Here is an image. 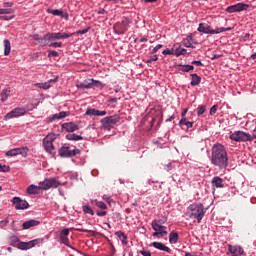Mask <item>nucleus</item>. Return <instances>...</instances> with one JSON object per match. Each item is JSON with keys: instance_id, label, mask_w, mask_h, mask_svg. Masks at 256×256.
<instances>
[{"instance_id": "nucleus-11", "label": "nucleus", "mask_w": 256, "mask_h": 256, "mask_svg": "<svg viewBox=\"0 0 256 256\" xmlns=\"http://www.w3.org/2000/svg\"><path fill=\"white\" fill-rule=\"evenodd\" d=\"M127 27H129V19L123 18L121 22H117L114 25V31L117 35H123L127 32Z\"/></svg>"}, {"instance_id": "nucleus-63", "label": "nucleus", "mask_w": 256, "mask_h": 256, "mask_svg": "<svg viewBox=\"0 0 256 256\" xmlns=\"http://www.w3.org/2000/svg\"><path fill=\"white\" fill-rule=\"evenodd\" d=\"M119 101V98H112L108 101V103H117Z\"/></svg>"}, {"instance_id": "nucleus-30", "label": "nucleus", "mask_w": 256, "mask_h": 256, "mask_svg": "<svg viewBox=\"0 0 256 256\" xmlns=\"http://www.w3.org/2000/svg\"><path fill=\"white\" fill-rule=\"evenodd\" d=\"M66 138L68 141H83V136L77 134H68Z\"/></svg>"}, {"instance_id": "nucleus-34", "label": "nucleus", "mask_w": 256, "mask_h": 256, "mask_svg": "<svg viewBox=\"0 0 256 256\" xmlns=\"http://www.w3.org/2000/svg\"><path fill=\"white\" fill-rule=\"evenodd\" d=\"M69 115V113L65 112V111H62L58 114H54L53 117H52V120H55V119H65V117H67Z\"/></svg>"}, {"instance_id": "nucleus-12", "label": "nucleus", "mask_w": 256, "mask_h": 256, "mask_svg": "<svg viewBox=\"0 0 256 256\" xmlns=\"http://www.w3.org/2000/svg\"><path fill=\"white\" fill-rule=\"evenodd\" d=\"M249 5L245 3H237L226 8V13H241V11H247Z\"/></svg>"}, {"instance_id": "nucleus-22", "label": "nucleus", "mask_w": 256, "mask_h": 256, "mask_svg": "<svg viewBox=\"0 0 256 256\" xmlns=\"http://www.w3.org/2000/svg\"><path fill=\"white\" fill-rule=\"evenodd\" d=\"M39 191H41V186H35L34 184L30 185L27 188V193L29 195H39Z\"/></svg>"}, {"instance_id": "nucleus-31", "label": "nucleus", "mask_w": 256, "mask_h": 256, "mask_svg": "<svg viewBox=\"0 0 256 256\" xmlns=\"http://www.w3.org/2000/svg\"><path fill=\"white\" fill-rule=\"evenodd\" d=\"M4 55H9L11 53V41L9 40H4Z\"/></svg>"}, {"instance_id": "nucleus-7", "label": "nucleus", "mask_w": 256, "mask_h": 256, "mask_svg": "<svg viewBox=\"0 0 256 256\" xmlns=\"http://www.w3.org/2000/svg\"><path fill=\"white\" fill-rule=\"evenodd\" d=\"M230 139L232 141H236L238 143H241V142L253 141V139H255V136L247 134L243 131H235L234 133H232L230 135Z\"/></svg>"}, {"instance_id": "nucleus-55", "label": "nucleus", "mask_w": 256, "mask_h": 256, "mask_svg": "<svg viewBox=\"0 0 256 256\" xmlns=\"http://www.w3.org/2000/svg\"><path fill=\"white\" fill-rule=\"evenodd\" d=\"M158 223H160V225L167 223V217L161 216V218L158 220Z\"/></svg>"}, {"instance_id": "nucleus-19", "label": "nucleus", "mask_w": 256, "mask_h": 256, "mask_svg": "<svg viewBox=\"0 0 256 256\" xmlns=\"http://www.w3.org/2000/svg\"><path fill=\"white\" fill-rule=\"evenodd\" d=\"M86 115H94V117H105V115H107V111H101L97 109H88L86 111Z\"/></svg>"}, {"instance_id": "nucleus-48", "label": "nucleus", "mask_w": 256, "mask_h": 256, "mask_svg": "<svg viewBox=\"0 0 256 256\" xmlns=\"http://www.w3.org/2000/svg\"><path fill=\"white\" fill-rule=\"evenodd\" d=\"M48 57H59V52H57L55 50H50L48 52Z\"/></svg>"}, {"instance_id": "nucleus-29", "label": "nucleus", "mask_w": 256, "mask_h": 256, "mask_svg": "<svg viewBox=\"0 0 256 256\" xmlns=\"http://www.w3.org/2000/svg\"><path fill=\"white\" fill-rule=\"evenodd\" d=\"M115 235L117 238L120 239V241L122 242L123 245H127V235H125V233H123L121 231H117V232H115Z\"/></svg>"}, {"instance_id": "nucleus-10", "label": "nucleus", "mask_w": 256, "mask_h": 256, "mask_svg": "<svg viewBox=\"0 0 256 256\" xmlns=\"http://www.w3.org/2000/svg\"><path fill=\"white\" fill-rule=\"evenodd\" d=\"M79 153H81V150L79 149L71 150L69 146H62L58 150V154L60 155V157H63V158L75 157V155H79Z\"/></svg>"}, {"instance_id": "nucleus-61", "label": "nucleus", "mask_w": 256, "mask_h": 256, "mask_svg": "<svg viewBox=\"0 0 256 256\" xmlns=\"http://www.w3.org/2000/svg\"><path fill=\"white\" fill-rule=\"evenodd\" d=\"M113 255H115V247L114 246H112L110 248V254L108 256H113Z\"/></svg>"}, {"instance_id": "nucleus-18", "label": "nucleus", "mask_w": 256, "mask_h": 256, "mask_svg": "<svg viewBox=\"0 0 256 256\" xmlns=\"http://www.w3.org/2000/svg\"><path fill=\"white\" fill-rule=\"evenodd\" d=\"M62 127L68 132V133H74V131L79 130V125L70 122V123H64Z\"/></svg>"}, {"instance_id": "nucleus-39", "label": "nucleus", "mask_w": 256, "mask_h": 256, "mask_svg": "<svg viewBox=\"0 0 256 256\" xmlns=\"http://www.w3.org/2000/svg\"><path fill=\"white\" fill-rule=\"evenodd\" d=\"M19 243H21L19 241V238L13 236L11 239H10V245H12L13 247H19Z\"/></svg>"}, {"instance_id": "nucleus-20", "label": "nucleus", "mask_w": 256, "mask_h": 256, "mask_svg": "<svg viewBox=\"0 0 256 256\" xmlns=\"http://www.w3.org/2000/svg\"><path fill=\"white\" fill-rule=\"evenodd\" d=\"M212 187H216V189H223L225 185H223V179L219 176H216L212 179Z\"/></svg>"}, {"instance_id": "nucleus-23", "label": "nucleus", "mask_w": 256, "mask_h": 256, "mask_svg": "<svg viewBox=\"0 0 256 256\" xmlns=\"http://www.w3.org/2000/svg\"><path fill=\"white\" fill-rule=\"evenodd\" d=\"M178 71H182L183 73H189V71H193V69H195V66L193 65H182V64H178Z\"/></svg>"}, {"instance_id": "nucleus-32", "label": "nucleus", "mask_w": 256, "mask_h": 256, "mask_svg": "<svg viewBox=\"0 0 256 256\" xmlns=\"http://www.w3.org/2000/svg\"><path fill=\"white\" fill-rule=\"evenodd\" d=\"M18 155H22L23 157H27L29 153V148L27 147H21V148H16Z\"/></svg>"}, {"instance_id": "nucleus-51", "label": "nucleus", "mask_w": 256, "mask_h": 256, "mask_svg": "<svg viewBox=\"0 0 256 256\" xmlns=\"http://www.w3.org/2000/svg\"><path fill=\"white\" fill-rule=\"evenodd\" d=\"M217 109H219V105H213L210 109V115H215V113H217Z\"/></svg>"}, {"instance_id": "nucleus-35", "label": "nucleus", "mask_w": 256, "mask_h": 256, "mask_svg": "<svg viewBox=\"0 0 256 256\" xmlns=\"http://www.w3.org/2000/svg\"><path fill=\"white\" fill-rule=\"evenodd\" d=\"M47 13H50L51 15H54L55 17H61L63 15V11L61 10H55V9H48Z\"/></svg>"}, {"instance_id": "nucleus-6", "label": "nucleus", "mask_w": 256, "mask_h": 256, "mask_svg": "<svg viewBox=\"0 0 256 256\" xmlns=\"http://www.w3.org/2000/svg\"><path fill=\"white\" fill-rule=\"evenodd\" d=\"M57 137H55V134H48L44 139H43V147L47 153L52 155V157H55V146L53 145V141H55Z\"/></svg>"}, {"instance_id": "nucleus-24", "label": "nucleus", "mask_w": 256, "mask_h": 256, "mask_svg": "<svg viewBox=\"0 0 256 256\" xmlns=\"http://www.w3.org/2000/svg\"><path fill=\"white\" fill-rule=\"evenodd\" d=\"M26 243V249H33V247H35V245H39L41 243H43V239L38 238V239H34L31 240L29 242H25Z\"/></svg>"}, {"instance_id": "nucleus-44", "label": "nucleus", "mask_w": 256, "mask_h": 256, "mask_svg": "<svg viewBox=\"0 0 256 256\" xmlns=\"http://www.w3.org/2000/svg\"><path fill=\"white\" fill-rule=\"evenodd\" d=\"M47 45H48V47H53L54 49L63 47V43H61V42H51V43H48Z\"/></svg>"}, {"instance_id": "nucleus-42", "label": "nucleus", "mask_w": 256, "mask_h": 256, "mask_svg": "<svg viewBox=\"0 0 256 256\" xmlns=\"http://www.w3.org/2000/svg\"><path fill=\"white\" fill-rule=\"evenodd\" d=\"M205 111H206L205 105L198 106V108H197L198 117H201V115H203V113H205Z\"/></svg>"}, {"instance_id": "nucleus-40", "label": "nucleus", "mask_w": 256, "mask_h": 256, "mask_svg": "<svg viewBox=\"0 0 256 256\" xmlns=\"http://www.w3.org/2000/svg\"><path fill=\"white\" fill-rule=\"evenodd\" d=\"M37 87H39V89H51V85L49 84V82H45V83H37L36 84Z\"/></svg>"}, {"instance_id": "nucleus-28", "label": "nucleus", "mask_w": 256, "mask_h": 256, "mask_svg": "<svg viewBox=\"0 0 256 256\" xmlns=\"http://www.w3.org/2000/svg\"><path fill=\"white\" fill-rule=\"evenodd\" d=\"M178 241H179V234L177 232L172 231L169 234V243H171V245H175Z\"/></svg>"}, {"instance_id": "nucleus-27", "label": "nucleus", "mask_w": 256, "mask_h": 256, "mask_svg": "<svg viewBox=\"0 0 256 256\" xmlns=\"http://www.w3.org/2000/svg\"><path fill=\"white\" fill-rule=\"evenodd\" d=\"M10 93H11V88H4L2 90V92L0 93L2 103H4V101H7V99H9Z\"/></svg>"}, {"instance_id": "nucleus-54", "label": "nucleus", "mask_w": 256, "mask_h": 256, "mask_svg": "<svg viewBox=\"0 0 256 256\" xmlns=\"http://www.w3.org/2000/svg\"><path fill=\"white\" fill-rule=\"evenodd\" d=\"M13 17H15L14 15L12 16H0V19H2L3 21H11V19H13Z\"/></svg>"}, {"instance_id": "nucleus-36", "label": "nucleus", "mask_w": 256, "mask_h": 256, "mask_svg": "<svg viewBox=\"0 0 256 256\" xmlns=\"http://www.w3.org/2000/svg\"><path fill=\"white\" fill-rule=\"evenodd\" d=\"M179 123L180 125H185L187 129H191V127H193V122L187 121V118H182Z\"/></svg>"}, {"instance_id": "nucleus-2", "label": "nucleus", "mask_w": 256, "mask_h": 256, "mask_svg": "<svg viewBox=\"0 0 256 256\" xmlns=\"http://www.w3.org/2000/svg\"><path fill=\"white\" fill-rule=\"evenodd\" d=\"M186 217L189 219H196L197 223H201L203 217H205V208L203 204H191L186 212Z\"/></svg>"}, {"instance_id": "nucleus-49", "label": "nucleus", "mask_w": 256, "mask_h": 256, "mask_svg": "<svg viewBox=\"0 0 256 256\" xmlns=\"http://www.w3.org/2000/svg\"><path fill=\"white\" fill-rule=\"evenodd\" d=\"M162 48H163V45H161V44L156 45V46L152 49L151 54H152V55H155V53H157V51H158L159 49H162Z\"/></svg>"}, {"instance_id": "nucleus-17", "label": "nucleus", "mask_w": 256, "mask_h": 256, "mask_svg": "<svg viewBox=\"0 0 256 256\" xmlns=\"http://www.w3.org/2000/svg\"><path fill=\"white\" fill-rule=\"evenodd\" d=\"M32 38L34 41H37L38 45H41V47H47V34H45L43 37H39V34H35Z\"/></svg>"}, {"instance_id": "nucleus-41", "label": "nucleus", "mask_w": 256, "mask_h": 256, "mask_svg": "<svg viewBox=\"0 0 256 256\" xmlns=\"http://www.w3.org/2000/svg\"><path fill=\"white\" fill-rule=\"evenodd\" d=\"M17 155H18L17 148H14L6 152L7 157H17Z\"/></svg>"}, {"instance_id": "nucleus-21", "label": "nucleus", "mask_w": 256, "mask_h": 256, "mask_svg": "<svg viewBox=\"0 0 256 256\" xmlns=\"http://www.w3.org/2000/svg\"><path fill=\"white\" fill-rule=\"evenodd\" d=\"M152 246H154L155 249H159V251H166V253H171V248L167 247L161 242H153Z\"/></svg>"}, {"instance_id": "nucleus-60", "label": "nucleus", "mask_w": 256, "mask_h": 256, "mask_svg": "<svg viewBox=\"0 0 256 256\" xmlns=\"http://www.w3.org/2000/svg\"><path fill=\"white\" fill-rule=\"evenodd\" d=\"M161 237H165L167 235V231L165 229H162L159 231Z\"/></svg>"}, {"instance_id": "nucleus-64", "label": "nucleus", "mask_w": 256, "mask_h": 256, "mask_svg": "<svg viewBox=\"0 0 256 256\" xmlns=\"http://www.w3.org/2000/svg\"><path fill=\"white\" fill-rule=\"evenodd\" d=\"M249 37H251V35L249 33H246L243 37L244 41H248Z\"/></svg>"}, {"instance_id": "nucleus-16", "label": "nucleus", "mask_w": 256, "mask_h": 256, "mask_svg": "<svg viewBox=\"0 0 256 256\" xmlns=\"http://www.w3.org/2000/svg\"><path fill=\"white\" fill-rule=\"evenodd\" d=\"M69 231V228H66L60 232V241L64 245H67V247H71V245H69Z\"/></svg>"}, {"instance_id": "nucleus-58", "label": "nucleus", "mask_w": 256, "mask_h": 256, "mask_svg": "<svg viewBox=\"0 0 256 256\" xmlns=\"http://www.w3.org/2000/svg\"><path fill=\"white\" fill-rule=\"evenodd\" d=\"M57 81H59V76H56L54 79H50L47 82L51 85V83H57Z\"/></svg>"}, {"instance_id": "nucleus-33", "label": "nucleus", "mask_w": 256, "mask_h": 256, "mask_svg": "<svg viewBox=\"0 0 256 256\" xmlns=\"http://www.w3.org/2000/svg\"><path fill=\"white\" fill-rule=\"evenodd\" d=\"M152 229H154L155 231H160V230H162V229H167V227L161 225L159 222H157V221L154 220V221L152 222Z\"/></svg>"}, {"instance_id": "nucleus-52", "label": "nucleus", "mask_w": 256, "mask_h": 256, "mask_svg": "<svg viewBox=\"0 0 256 256\" xmlns=\"http://www.w3.org/2000/svg\"><path fill=\"white\" fill-rule=\"evenodd\" d=\"M159 57L157 55H154L152 58L148 59L146 63H153L155 61H158Z\"/></svg>"}, {"instance_id": "nucleus-56", "label": "nucleus", "mask_w": 256, "mask_h": 256, "mask_svg": "<svg viewBox=\"0 0 256 256\" xmlns=\"http://www.w3.org/2000/svg\"><path fill=\"white\" fill-rule=\"evenodd\" d=\"M96 215H98V217H105V215H107V211H105V210L97 211Z\"/></svg>"}, {"instance_id": "nucleus-15", "label": "nucleus", "mask_w": 256, "mask_h": 256, "mask_svg": "<svg viewBox=\"0 0 256 256\" xmlns=\"http://www.w3.org/2000/svg\"><path fill=\"white\" fill-rule=\"evenodd\" d=\"M228 251L232 256L245 255V250H243V247L239 245L233 246L231 244H228Z\"/></svg>"}, {"instance_id": "nucleus-26", "label": "nucleus", "mask_w": 256, "mask_h": 256, "mask_svg": "<svg viewBox=\"0 0 256 256\" xmlns=\"http://www.w3.org/2000/svg\"><path fill=\"white\" fill-rule=\"evenodd\" d=\"M36 225H39V221L37 220H29L22 224L23 229H31V227H36Z\"/></svg>"}, {"instance_id": "nucleus-59", "label": "nucleus", "mask_w": 256, "mask_h": 256, "mask_svg": "<svg viewBox=\"0 0 256 256\" xmlns=\"http://www.w3.org/2000/svg\"><path fill=\"white\" fill-rule=\"evenodd\" d=\"M140 253L143 256H151V253L149 251L141 250Z\"/></svg>"}, {"instance_id": "nucleus-53", "label": "nucleus", "mask_w": 256, "mask_h": 256, "mask_svg": "<svg viewBox=\"0 0 256 256\" xmlns=\"http://www.w3.org/2000/svg\"><path fill=\"white\" fill-rule=\"evenodd\" d=\"M88 32H89V28L84 29V30H78L76 32V35H85V33H88Z\"/></svg>"}, {"instance_id": "nucleus-46", "label": "nucleus", "mask_w": 256, "mask_h": 256, "mask_svg": "<svg viewBox=\"0 0 256 256\" xmlns=\"http://www.w3.org/2000/svg\"><path fill=\"white\" fill-rule=\"evenodd\" d=\"M9 171H11V167L7 166V165H0V172L2 173H9Z\"/></svg>"}, {"instance_id": "nucleus-45", "label": "nucleus", "mask_w": 256, "mask_h": 256, "mask_svg": "<svg viewBox=\"0 0 256 256\" xmlns=\"http://www.w3.org/2000/svg\"><path fill=\"white\" fill-rule=\"evenodd\" d=\"M11 13H13V9H11V8H2V9H0V15H9V14H11Z\"/></svg>"}, {"instance_id": "nucleus-5", "label": "nucleus", "mask_w": 256, "mask_h": 256, "mask_svg": "<svg viewBox=\"0 0 256 256\" xmlns=\"http://www.w3.org/2000/svg\"><path fill=\"white\" fill-rule=\"evenodd\" d=\"M119 121H121L119 115L105 117L101 120L102 129H104V131H111Z\"/></svg>"}, {"instance_id": "nucleus-14", "label": "nucleus", "mask_w": 256, "mask_h": 256, "mask_svg": "<svg viewBox=\"0 0 256 256\" xmlns=\"http://www.w3.org/2000/svg\"><path fill=\"white\" fill-rule=\"evenodd\" d=\"M26 110L25 108H15L11 112L7 113L5 116V121L9 119H13V117H21L22 115H25Z\"/></svg>"}, {"instance_id": "nucleus-37", "label": "nucleus", "mask_w": 256, "mask_h": 256, "mask_svg": "<svg viewBox=\"0 0 256 256\" xmlns=\"http://www.w3.org/2000/svg\"><path fill=\"white\" fill-rule=\"evenodd\" d=\"M186 54H187V49H185V48L175 49V56L176 57H181V55H186Z\"/></svg>"}, {"instance_id": "nucleus-50", "label": "nucleus", "mask_w": 256, "mask_h": 256, "mask_svg": "<svg viewBox=\"0 0 256 256\" xmlns=\"http://www.w3.org/2000/svg\"><path fill=\"white\" fill-rule=\"evenodd\" d=\"M18 249H22V251H27V244H26V242H20L18 244Z\"/></svg>"}, {"instance_id": "nucleus-8", "label": "nucleus", "mask_w": 256, "mask_h": 256, "mask_svg": "<svg viewBox=\"0 0 256 256\" xmlns=\"http://www.w3.org/2000/svg\"><path fill=\"white\" fill-rule=\"evenodd\" d=\"M40 189L42 191H49V189H57L61 182L57 180V178L45 179L44 181L39 183Z\"/></svg>"}, {"instance_id": "nucleus-13", "label": "nucleus", "mask_w": 256, "mask_h": 256, "mask_svg": "<svg viewBox=\"0 0 256 256\" xmlns=\"http://www.w3.org/2000/svg\"><path fill=\"white\" fill-rule=\"evenodd\" d=\"M13 205H15V209L19 210H24V209H29V202L26 200H23L19 197H14L12 199Z\"/></svg>"}, {"instance_id": "nucleus-47", "label": "nucleus", "mask_w": 256, "mask_h": 256, "mask_svg": "<svg viewBox=\"0 0 256 256\" xmlns=\"http://www.w3.org/2000/svg\"><path fill=\"white\" fill-rule=\"evenodd\" d=\"M163 55H175V49H165L163 50Z\"/></svg>"}, {"instance_id": "nucleus-25", "label": "nucleus", "mask_w": 256, "mask_h": 256, "mask_svg": "<svg viewBox=\"0 0 256 256\" xmlns=\"http://www.w3.org/2000/svg\"><path fill=\"white\" fill-rule=\"evenodd\" d=\"M201 83V77L197 74H191V86L192 87H197V85H200Z\"/></svg>"}, {"instance_id": "nucleus-9", "label": "nucleus", "mask_w": 256, "mask_h": 256, "mask_svg": "<svg viewBox=\"0 0 256 256\" xmlns=\"http://www.w3.org/2000/svg\"><path fill=\"white\" fill-rule=\"evenodd\" d=\"M73 35H75V33H61V32H49L46 33V39H47V43L49 45V43H51V41H59L61 39H69V37H73Z\"/></svg>"}, {"instance_id": "nucleus-38", "label": "nucleus", "mask_w": 256, "mask_h": 256, "mask_svg": "<svg viewBox=\"0 0 256 256\" xmlns=\"http://www.w3.org/2000/svg\"><path fill=\"white\" fill-rule=\"evenodd\" d=\"M82 209H83V212L88 214V215H95V212L93 211V209L89 205L83 206Z\"/></svg>"}, {"instance_id": "nucleus-3", "label": "nucleus", "mask_w": 256, "mask_h": 256, "mask_svg": "<svg viewBox=\"0 0 256 256\" xmlns=\"http://www.w3.org/2000/svg\"><path fill=\"white\" fill-rule=\"evenodd\" d=\"M199 33H205L206 35H219V33H225V31H231V28H217L215 30L211 29V26L207 23H200L197 29Z\"/></svg>"}, {"instance_id": "nucleus-1", "label": "nucleus", "mask_w": 256, "mask_h": 256, "mask_svg": "<svg viewBox=\"0 0 256 256\" xmlns=\"http://www.w3.org/2000/svg\"><path fill=\"white\" fill-rule=\"evenodd\" d=\"M211 163L218 169H227L229 167V155L227 148L221 143H216L212 147Z\"/></svg>"}, {"instance_id": "nucleus-57", "label": "nucleus", "mask_w": 256, "mask_h": 256, "mask_svg": "<svg viewBox=\"0 0 256 256\" xmlns=\"http://www.w3.org/2000/svg\"><path fill=\"white\" fill-rule=\"evenodd\" d=\"M192 65H197V67H201V65H203V62H201V60H194L192 61Z\"/></svg>"}, {"instance_id": "nucleus-4", "label": "nucleus", "mask_w": 256, "mask_h": 256, "mask_svg": "<svg viewBox=\"0 0 256 256\" xmlns=\"http://www.w3.org/2000/svg\"><path fill=\"white\" fill-rule=\"evenodd\" d=\"M76 87L77 89H93L95 87L97 89H103V87H105V84L99 80L87 79L81 83H78Z\"/></svg>"}, {"instance_id": "nucleus-62", "label": "nucleus", "mask_w": 256, "mask_h": 256, "mask_svg": "<svg viewBox=\"0 0 256 256\" xmlns=\"http://www.w3.org/2000/svg\"><path fill=\"white\" fill-rule=\"evenodd\" d=\"M188 111L189 110L187 108L182 111V113H181L182 119H185V115H187Z\"/></svg>"}, {"instance_id": "nucleus-43", "label": "nucleus", "mask_w": 256, "mask_h": 256, "mask_svg": "<svg viewBox=\"0 0 256 256\" xmlns=\"http://www.w3.org/2000/svg\"><path fill=\"white\" fill-rule=\"evenodd\" d=\"M95 205L99 209H103V210L107 209V204H105V202H103V201H96Z\"/></svg>"}]
</instances>
